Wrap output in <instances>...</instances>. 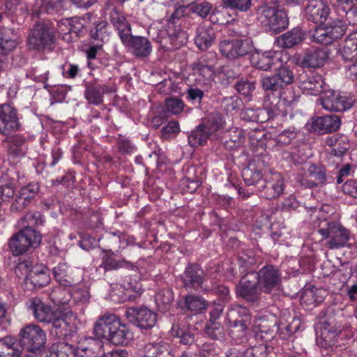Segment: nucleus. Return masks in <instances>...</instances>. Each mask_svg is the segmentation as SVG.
Instances as JSON below:
<instances>
[{"instance_id": "nucleus-42", "label": "nucleus", "mask_w": 357, "mask_h": 357, "mask_svg": "<svg viewBox=\"0 0 357 357\" xmlns=\"http://www.w3.org/2000/svg\"><path fill=\"white\" fill-rule=\"evenodd\" d=\"M180 305L189 311L201 312L206 309L208 303L202 296L191 294L184 296Z\"/></svg>"}, {"instance_id": "nucleus-28", "label": "nucleus", "mask_w": 357, "mask_h": 357, "mask_svg": "<svg viewBox=\"0 0 357 357\" xmlns=\"http://www.w3.org/2000/svg\"><path fill=\"white\" fill-rule=\"evenodd\" d=\"M133 335L129 328L121 322L120 319L116 322L115 329L109 336L108 342L114 345H127L132 340Z\"/></svg>"}, {"instance_id": "nucleus-29", "label": "nucleus", "mask_w": 357, "mask_h": 357, "mask_svg": "<svg viewBox=\"0 0 357 357\" xmlns=\"http://www.w3.org/2000/svg\"><path fill=\"white\" fill-rule=\"evenodd\" d=\"M325 144L332 148L331 155L341 157L349 149L348 137L342 134H335L326 139Z\"/></svg>"}, {"instance_id": "nucleus-43", "label": "nucleus", "mask_w": 357, "mask_h": 357, "mask_svg": "<svg viewBox=\"0 0 357 357\" xmlns=\"http://www.w3.org/2000/svg\"><path fill=\"white\" fill-rule=\"evenodd\" d=\"M172 334L174 337L179 339V342L185 346H192L195 342V334L192 328L181 327L178 324L172 325Z\"/></svg>"}, {"instance_id": "nucleus-37", "label": "nucleus", "mask_w": 357, "mask_h": 357, "mask_svg": "<svg viewBox=\"0 0 357 357\" xmlns=\"http://www.w3.org/2000/svg\"><path fill=\"white\" fill-rule=\"evenodd\" d=\"M245 135L243 130L238 128H232L227 131L224 146L229 150L236 149L245 142Z\"/></svg>"}, {"instance_id": "nucleus-36", "label": "nucleus", "mask_w": 357, "mask_h": 357, "mask_svg": "<svg viewBox=\"0 0 357 357\" xmlns=\"http://www.w3.org/2000/svg\"><path fill=\"white\" fill-rule=\"evenodd\" d=\"M215 38L214 31L211 28L200 26L197 28L195 43L202 50H207Z\"/></svg>"}, {"instance_id": "nucleus-9", "label": "nucleus", "mask_w": 357, "mask_h": 357, "mask_svg": "<svg viewBox=\"0 0 357 357\" xmlns=\"http://www.w3.org/2000/svg\"><path fill=\"white\" fill-rule=\"evenodd\" d=\"M77 315L72 310L60 312L56 315L51 323L52 334H54L59 339H66L72 335L76 330Z\"/></svg>"}, {"instance_id": "nucleus-20", "label": "nucleus", "mask_w": 357, "mask_h": 357, "mask_svg": "<svg viewBox=\"0 0 357 357\" xmlns=\"http://www.w3.org/2000/svg\"><path fill=\"white\" fill-rule=\"evenodd\" d=\"M119 319L114 314L105 313L100 316L93 326V334L96 339L107 341L112 331L115 329Z\"/></svg>"}, {"instance_id": "nucleus-4", "label": "nucleus", "mask_w": 357, "mask_h": 357, "mask_svg": "<svg viewBox=\"0 0 357 357\" xmlns=\"http://www.w3.org/2000/svg\"><path fill=\"white\" fill-rule=\"evenodd\" d=\"M18 341L24 350L32 354H41L46 344V333L40 326L28 324L20 328Z\"/></svg>"}, {"instance_id": "nucleus-10", "label": "nucleus", "mask_w": 357, "mask_h": 357, "mask_svg": "<svg viewBox=\"0 0 357 357\" xmlns=\"http://www.w3.org/2000/svg\"><path fill=\"white\" fill-rule=\"evenodd\" d=\"M321 324L320 335L317 338V344L326 349L340 345L339 340H342L344 335L342 331L336 326L334 318L330 317L324 319Z\"/></svg>"}, {"instance_id": "nucleus-12", "label": "nucleus", "mask_w": 357, "mask_h": 357, "mask_svg": "<svg viewBox=\"0 0 357 357\" xmlns=\"http://www.w3.org/2000/svg\"><path fill=\"white\" fill-rule=\"evenodd\" d=\"M255 273L259 288L266 294H271L282 282L280 271L273 265H266Z\"/></svg>"}, {"instance_id": "nucleus-63", "label": "nucleus", "mask_w": 357, "mask_h": 357, "mask_svg": "<svg viewBox=\"0 0 357 357\" xmlns=\"http://www.w3.org/2000/svg\"><path fill=\"white\" fill-rule=\"evenodd\" d=\"M117 148L123 155H130L137 149L135 145L128 138L121 135H119L117 139Z\"/></svg>"}, {"instance_id": "nucleus-32", "label": "nucleus", "mask_w": 357, "mask_h": 357, "mask_svg": "<svg viewBox=\"0 0 357 357\" xmlns=\"http://www.w3.org/2000/svg\"><path fill=\"white\" fill-rule=\"evenodd\" d=\"M169 351L170 346L167 342L160 341L148 343L141 350L139 357H167Z\"/></svg>"}, {"instance_id": "nucleus-55", "label": "nucleus", "mask_w": 357, "mask_h": 357, "mask_svg": "<svg viewBox=\"0 0 357 357\" xmlns=\"http://www.w3.org/2000/svg\"><path fill=\"white\" fill-rule=\"evenodd\" d=\"M105 22H99L91 30V38L97 41L105 43L109 40V31Z\"/></svg>"}, {"instance_id": "nucleus-8", "label": "nucleus", "mask_w": 357, "mask_h": 357, "mask_svg": "<svg viewBox=\"0 0 357 357\" xmlns=\"http://www.w3.org/2000/svg\"><path fill=\"white\" fill-rule=\"evenodd\" d=\"M322 107L330 112H344L351 108L355 102V98L346 93H336L333 90L323 92L319 99Z\"/></svg>"}, {"instance_id": "nucleus-57", "label": "nucleus", "mask_w": 357, "mask_h": 357, "mask_svg": "<svg viewBox=\"0 0 357 357\" xmlns=\"http://www.w3.org/2000/svg\"><path fill=\"white\" fill-rule=\"evenodd\" d=\"M298 132L294 127L284 130L275 137V141L278 145H289L297 137Z\"/></svg>"}, {"instance_id": "nucleus-62", "label": "nucleus", "mask_w": 357, "mask_h": 357, "mask_svg": "<svg viewBox=\"0 0 357 357\" xmlns=\"http://www.w3.org/2000/svg\"><path fill=\"white\" fill-rule=\"evenodd\" d=\"M185 105L184 102L176 97L169 98L165 100L167 111L174 115L181 114L183 111Z\"/></svg>"}, {"instance_id": "nucleus-31", "label": "nucleus", "mask_w": 357, "mask_h": 357, "mask_svg": "<svg viewBox=\"0 0 357 357\" xmlns=\"http://www.w3.org/2000/svg\"><path fill=\"white\" fill-rule=\"evenodd\" d=\"M328 57L326 51L317 49L306 53L302 60L301 66L304 68H320L324 65Z\"/></svg>"}, {"instance_id": "nucleus-11", "label": "nucleus", "mask_w": 357, "mask_h": 357, "mask_svg": "<svg viewBox=\"0 0 357 357\" xmlns=\"http://www.w3.org/2000/svg\"><path fill=\"white\" fill-rule=\"evenodd\" d=\"M253 49L246 39L223 40L219 44L221 54L229 60H235L249 54Z\"/></svg>"}, {"instance_id": "nucleus-21", "label": "nucleus", "mask_w": 357, "mask_h": 357, "mask_svg": "<svg viewBox=\"0 0 357 357\" xmlns=\"http://www.w3.org/2000/svg\"><path fill=\"white\" fill-rule=\"evenodd\" d=\"M84 86V98L89 103L95 105H99L103 102V95L105 93H112L116 91V86L114 85L86 82Z\"/></svg>"}, {"instance_id": "nucleus-27", "label": "nucleus", "mask_w": 357, "mask_h": 357, "mask_svg": "<svg viewBox=\"0 0 357 357\" xmlns=\"http://www.w3.org/2000/svg\"><path fill=\"white\" fill-rule=\"evenodd\" d=\"M119 290L122 289L123 294L121 296V301L131 300L143 293L141 283L137 280H133L130 276H126L123 282L117 284Z\"/></svg>"}, {"instance_id": "nucleus-2", "label": "nucleus", "mask_w": 357, "mask_h": 357, "mask_svg": "<svg viewBox=\"0 0 357 357\" xmlns=\"http://www.w3.org/2000/svg\"><path fill=\"white\" fill-rule=\"evenodd\" d=\"M318 233L321 236V241H325V246L329 250H339L349 247L352 238L351 232L339 221L324 220L319 223Z\"/></svg>"}, {"instance_id": "nucleus-59", "label": "nucleus", "mask_w": 357, "mask_h": 357, "mask_svg": "<svg viewBox=\"0 0 357 357\" xmlns=\"http://www.w3.org/2000/svg\"><path fill=\"white\" fill-rule=\"evenodd\" d=\"M328 33L333 37V41L340 38L347 31L348 26L345 22L337 20L330 26H326Z\"/></svg>"}, {"instance_id": "nucleus-58", "label": "nucleus", "mask_w": 357, "mask_h": 357, "mask_svg": "<svg viewBox=\"0 0 357 357\" xmlns=\"http://www.w3.org/2000/svg\"><path fill=\"white\" fill-rule=\"evenodd\" d=\"M224 7L238 12H247L252 6V0H222Z\"/></svg>"}, {"instance_id": "nucleus-50", "label": "nucleus", "mask_w": 357, "mask_h": 357, "mask_svg": "<svg viewBox=\"0 0 357 357\" xmlns=\"http://www.w3.org/2000/svg\"><path fill=\"white\" fill-rule=\"evenodd\" d=\"M249 324L236 321L229 324V335L236 344H240L247 341V331Z\"/></svg>"}, {"instance_id": "nucleus-39", "label": "nucleus", "mask_w": 357, "mask_h": 357, "mask_svg": "<svg viewBox=\"0 0 357 357\" xmlns=\"http://www.w3.org/2000/svg\"><path fill=\"white\" fill-rule=\"evenodd\" d=\"M57 32L62 36V39L68 42L71 40V33H77L82 27V25L77 26V20L76 19H62L56 22Z\"/></svg>"}, {"instance_id": "nucleus-51", "label": "nucleus", "mask_w": 357, "mask_h": 357, "mask_svg": "<svg viewBox=\"0 0 357 357\" xmlns=\"http://www.w3.org/2000/svg\"><path fill=\"white\" fill-rule=\"evenodd\" d=\"M77 350L70 344L59 342L51 347L50 357H76Z\"/></svg>"}, {"instance_id": "nucleus-17", "label": "nucleus", "mask_w": 357, "mask_h": 357, "mask_svg": "<svg viewBox=\"0 0 357 357\" xmlns=\"http://www.w3.org/2000/svg\"><path fill=\"white\" fill-rule=\"evenodd\" d=\"M340 123V117L332 114L312 118L308 126L311 132L322 135L335 131L339 128Z\"/></svg>"}, {"instance_id": "nucleus-53", "label": "nucleus", "mask_w": 357, "mask_h": 357, "mask_svg": "<svg viewBox=\"0 0 357 357\" xmlns=\"http://www.w3.org/2000/svg\"><path fill=\"white\" fill-rule=\"evenodd\" d=\"M312 40L321 45H328L333 42V37L328 33L326 26H317L310 32Z\"/></svg>"}, {"instance_id": "nucleus-16", "label": "nucleus", "mask_w": 357, "mask_h": 357, "mask_svg": "<svg viewBox=\"0 0 357 357\" xmlns=\"http://www.w3.org/2000/svg\"><path fill=\"white\" fill-rule=\"evenodd\" d=\"M20 126L16 109L8 104L0 105V134L9 135Z\"/></svg>"}, {"instance_id": "nucleus-56", "label": "nucleus", "mask_w": 357, "mask_h": 357, "mask_svg": "<svg viewBox=\"0 0 357 357\" xmlns=\"http://www.w3.org/2000/svg\"><path fill=\"white\" fill-rule=\"evenodd\" d=\"M206 335L211 339L222 340L224 339V328L217 321H208L205 327Z\"/></svg>"}, {"instance_id": "nucleus-18", "label": "nucleus", "mask_w": 357, "mask_h": 357, "mask_svg": "<svg viewBox=\"0 0 357 357\" xmlns=\"http://www.w3.org/2000/svg\"><path fill=\"white\" fill-rule=\"evenodd\" d=\"M266 102V108L264 109L253 110L252 109H246L243 113V118L245 119L246 116L249 118L250 121L265 122L280 117H284L287 114V111L284 109H276L275 107L270 105L268 102Z\"/></svg>"}, {"instance_id": "nucleus-47", "label": "nucleus", "mask_w": 357, "mask_h": 357, "mask_svg": "<svg viewBox=\"0 0 357 357\" xmlns=\"http://www.w3.org/2000/svg\"><path fill=\"white\" fill-rule=\"evenodd\" d=\"M174 301V294L169 288L160 289L155 296V301L159 309L162 312H167L171 307Z\"/></svg>"}, {"instance_id": "nucleus-40", "label": "nucleus", "mask_w": 357, "mask_h": 357, "mask_svg": "<svg viewBox=\"0 0 357 357\" xmlns=\"http://www.w3.org/2000/svg\"><path fill=\"white\" fill-rule=\"evenodd\" d=\"M297 98L291 89L283 87L274 98V100L271 101L270 105H273L277 110L281 109V106H292L297 101Z\"/></svg>"}, {"instance_id": "nucleus-15", "label": "nucleus", "mask_w": 357, "mask_h": 357, "mask_svg": "<svg viewBox=\"0 0 357 357\" xmlns=\"http://www.w3.org/2000/svg\"><path fill=\"white\" fill-rule=\"evenodd\" d=\"M298 86L307 95L317 96L328 88L321 75L315 73H302L298 77Z\"/></svg>"}, {"instance_id": "nucleus-48", "label": "nucleus", "mask_w": 357, "mask_h": 357, "mask_svg": "<svg viewBox=\"0 0 357 357\" xmlns=\"http://www.w3.org/2000/svg\"><path fill=\"white\" fill-rule=\"evenodd\" d=\"M15 344V339L10 336L0 338V357H21V351Z\"/></svg>"}, {"instance_id": "nucleus-3", "label": "nucleus", "mask_w": 357, "mask_h": 357, "mask_svg": "<svg viewBox=\"0 0 357 357\" xmlns=\"http://www.w3.org/2000/svg\"><path fill=\"white\" fill-rule=\"evenodd\" d=\"M257 13L259 23L270 31L280 33L288 26L287 13L284 10L280 9L277 3L272 0H266L259 6Z\"/></svg>"}, {"instance_id": "nucleus-30", "label": "nucleus", "mask_w": 357, "mask_h": 357, "mask_svg": "<svg viewBox=\"0 0 357 357\" xmlns=\"http://www.w3.org/2000/svg\"><path fill=\"white\" fill-rule=\"evenodd\" d=\"M50 280L47 268L43 264H35L28 275L26 284L30 283L33 288H40L47 284Z\"/></svg>"}, {"instance_id": "nucleus-24", "label": "nucleus", "mask_w": 357, "mask_h": 357, "mask_svg": "<svg viewBox=\"0 0 357 357\" xmlns=\"http://www.w3.org/2000/svg\"><path fill=\"white\" fill-rule=\"evenodd\" d=\"M182 280L185 288L197 289L204 281V273L201 266L196 264H190L185 268Z\"/></svg>"}, {"instance_id": "nucleus-22", "label": "nucleus", "mask_w": 357, "mask_h": 357, "mask_svg": "<svg viewBox=\"0 0 357 357\" xmlns=\"http://www.w3.org/2000/svg\"><path fill=\"white\" fill-rule=\"evenodd\" d=\"M130 49V52L139 58L149 56L152 52V45L148 38L143 36L130 35L126 41L122 42Z\"/></svg>"}, {"instance_id": "nucleus-7", "label": "nucleus", "mask_w": 357, "mask_h": 357, "mask_svg": "<svg viewBox=\"0 0 357 357\" xmlns=\"http://www.w3.org/2000/svg\"><path fill=\"white\" fill-rule=\"evenodd\" d=\"M256 277L255 271L247 272L241 277L236 287V294L238 298L252 304L259 301L262 291L259 288Z\"/></svg>"}, {"instance_id": "nucleus-44", "label": "nucleus", "mask_w": 357, "mask_h": 357, "mask_svg": "<svg viewBox=\"0 0 357 357\" xmlns=\"http://www.w3.org/2000/svg\"><path fill=\"white\" fill-rule=\"evenodd\" d=\"M52 273L56 281L63 287H70L75 282L70 275V268L65 262L53 268Z\"/></svg>"}, {"instance_id": "nucleus-5", "label": "nucleus", "mask_w": 357, "mask_h": 357, "mask_svg": "<svg viewBox=\"0 0 357 357\" xmlns=\"http://www.w3.org/2000/svg\"><path fill=\"white\" fill-rule=\"evenodd\" d=\"M40 241L41 236L37 231L29 227L22 228L9 238L8 246L12 255L16 257L37 248Z\"/></svg>"}, {"instance_id": "nucleus-13", "label": "nucleus", "mask_w": 357, "mask_h": 357, "mask_svg": "<svg viewBox=\"0 0 357 357\" xmlns=\"http://www.w3.org/2000/svg\"><path fill=\"white\" fill-rule=\"evenodd\" d=\"M125 316L130 322L136 324L141 329H150L157 321L156 314L145 307H129L126 310Z\"/></svg>"}, {"instance_id": "nucleus-34", "label": "nucleus", "mask_w": 357, "mask_h": 357, "mask_svg": "<svg viewBox=\"0 0 357 357\" xmlns=\"http://www.w3.org/2000/svg\"><path fill=\"white\" fill-rule=\"evenodd\" d=\"M49 296L52 302L58 307L56 310L59 312L71 310L69 307L71 296L66 289L56 287L50 292Z\"/></svg>"}, {"instance_id": "nucleus-14", "label": "nucleus", "mask_w": 357, "mask_h": 357, "mask_svg": "<svg viewBox=\"0 0 357 357\" xmlns=\"http://www.w3.org/2000/svg\"><path fill=\"white\" fill-rule=\"evenodd\" d=\"M261 196L268 199H275L282 195L284 190V182L282 176L278 172L271 173L266 176L262 183L257 186Z\"/></svg>"}, {"instance_id": "nucleus-61", "label": "nucleus", "mask_w": 357, "mask_h": 357, "mask_svg": "<svg viewBox=\"0 0 357 357\" xmlns=\"http://www.w3.org/2000/svg\"><path fill=\"white\" fill-rule=\"evenodd\" d=\"M254 347H231L225 353V357H256Z\"/></svg>"}, {"instance_id": "nucleus-1", "label": "nucleus", "mask_w": 357, "mask_h": 357, "mask_svg": "<svg viewBox=\"0 0 357 357\" xmlns=\"http://www.w3.org/2000/svg\"><path fill=\"white\" fill-rule=\"evenodd\" d=\"M191 9L187 6H180L176 8L168 21L166 29L160 30L158 36L154 38L155 41L162 45H165L169 42L173 48H179L184 45L188 38L187 32L181 27V24H177L178 20L187 16Z\"/></svg>"}, {"instance_id": "nucleus-33", "label": "nucleus", "mask_w": 357, "mask_h": 357, "mask_svg": "<svg viewBox=\"0 0 357 357\" xmlns=\"http://www.w3.org/2000/svg\"><path fill=\"white\" fill-rule=\"evenodd\" d=\"M338 15L346 17L349 22L351 15L357 17V0H330Z\"/></svg>"}, {"instance_id": "nucleus-23", "label": "nucleus", "mask_w": 357, "mask_h": 357, "mask_svg": "<svg viewBox=\"0 0 357 357\" xmlns=\"http://www.w3.org/2000/svg\"><path fill=\"white\" fill-rule=\"evenodd\" d=\"M29 308L35 319L43 323H51L59 312L56 310L53 311L49 305L38 298H33L30 300Z\"/></svg>"}, {"instance_id": "nucleus-54", "label": "nucleus", "mask_w": 357, "mask_h": 357, "mask_svg": "<svg viewBox=\"0 0 357 357\" xmlns=\"http://www.w3.org/2000/svg\"><path fill=\"white\" fill-rule=\"evenodd\" d=\"M43 218L38 211L28 212L19 221V224L22 228L29 227L33 229L36 225H42L43 223Z\"/></svg>"}, {"instance_id": "nucleus-38", "label": "nucleus", "mask_w": 357, "mask_h": 357, "mask_svg": "<svg viewBox=\"0 0 357 357\" xmlns=\"http://www.w3.org/2000/svg\"><path fill=\"white\" fill-rule=\"evenodd\" d=\"M229 323L233 321L241 324H250V313L249 310L241 305L234 304L231 305L227 313Z\"/></svg>"}, {"instance_id": "nucleus-46", "label": "nucleus", "mask_w": 357, "mask_h": 357, "mask_svg": "<svg viewBox=\"0 0 357 357\" xmlns=\"http://www.w3.org/2000/svg\"><path fill=\"white\" fill-rule=\"evenodd\" d=\"M192 70L195 75L211 79L214 75L213 63L206 57L202 56L192 64Z\"/></svg>"}, {"instance_id": "nucleus-26", "label": "nucleus", "mask_w": 357, "mask_h": 357, "mask_svg": "<svg viewBox=\"0 0 357 357\" xmlns=\"http://www.w3.org/2000/svg\"><path fill=\"white\" fill-rule=\"evenodd\" d=\"M110 22L121 38V42L127 40L128 37L132 34L131 26L126 20L124 15L116 8H113L110 12Z\"/></svg>"}, {"instance_id": "nucleus-41", "label": "nucleus", "mask_w": 357, "mask_h": 357, "mask_svg": "<svg viewBox=\"0 0 357 357\" xmlns=\"http://www.w3.org/2000/svg\"><path fill=\"white\" fill-rule=\"evenodd\" d=\"M8 154L14 158H21L26 153V139L21 135H14L7 139Z\"/></svg>"}, {"instance_id": "nucleus-49", "label": "nucleus", "mask_w": 357, "mask_h": 357, "mask_svg": "<svg viewBox=\"0 0 357 357\" xmlns=\"http://www.w3.org/2000/svg\"><path fill=\"white\" fill-rule=\"evenodd\" d=\"M212 137L211 131L204 124L199 125L188 136L189 143L192 146H197L203 144Z\"/></svg>"}, {"instance_id": "nucleus-35", "label": "nucleus", "mask_w": 357, "mask_h": 357, "mask_svg": "<svg viewBox=\"0 0 357 357\" xmlns=\"http://www.w3.org/2000/svg\"><path fill=\"white\" fill-rule=\"evenodd\" d=\"M303 38L304 32L301 29L296 27L280 36L278 39V43L282 47L291 48L301 43Z\"/></svg>"}, {"instance_id": "nucleus-52", "label": "nucleus", "mask_w": 357, "mask_h": 357, "mask_svg": "<svg viewBox=\"0 0 357 357\" xmlns=\"http://www.w3.org/2000/svg\"><path fill=\"white\" fill-rule=\"evenodd\" d=\"M242 177L248 185H259L262 174L260 170L255 168L254 165H250L242 170Z\"/></svg>"}, {"instance_id": "nucleus-19", "label": "nucleus", "mask_w": 357, "mask_h": 357, "mask_svg": "<svg viewBox=\"0 0 357 357\" xmlns=\"http://www.w3.org/2000/svg\"><path fill=\"white\" fill-rule=\"evenodd\" d=\"M330 8L324 0H308L305 8L307 20L316 24H322L328 18Z\"/></svg>"}, {"instance_id": "nucleus-6", "label": "nucleus", "mask_w": 357, "mask_h": 357, "mask_svg": "<svg viewBox=\"0 0 357 357\" xmlns=\"http://www.w3.org/2000/svg\"><path fill=\"white\" fill-rule=\"evenodd\" d=\"M55 41V28L53 22L37 23L28 38V43L33 50L50 49Z\"/></svg>"}, {"instance_id": "nucleus-25", "label": "nucleus", "mask_w": 357, "mask_h": 357, "mask_svg": "<svg viewBox=\"0 0 357 357\" xmlns=\"http://www.w3.org/2000/svg\"><path fill=\"white\" fill-rule=\"evenodd\" d=\"M103 344L101 340L93 337L82 340L77 348L79 357H102Z\"/></svg>"}, {"instance_id": "nucleus-45", "label": "nucleus", "mask_w": 357, "mask_h": 357, "mask_svg": "<svg viewBox=\"0 0 357 357\" xmlns=\"http://www.w3.org/2000/svg\"><path fill=\"white\" fill-rule=\"evenodd\" d=\"M261 85L264 90L266 92L265 102H270L272 101L271 100V96L275 98L278 93L283 88V86L275 75L262 78Z\"/></svg>"}, {"instance_id": "nucleus-60", "label": "nucleus", "mask_w": 357, "mask_h": 357, "mask_svg": "<svg viewBox=\"0 0 357 357\" xmlns=\"http://www.w3.org/2000/svg\"><path fill=\"white\" fill-rule=\"evenodd\" d=\"M225 122L223 117L219 114H213L207 123H204L206 128L211 131V135L216 136L215 132L225 128Z\"/></svg>"}, {"instance_id": "nucleus-64", "label": "nucleus", "mask_w": 357, "mask_h": 357, "mask_svg": "<svg viewBox=\"0 0 357 357\" xmlns=\"http://www.w3.org/2000/svg\"><path fill=\"white\" fill-rule=\"evenodd\" d=\"M275 75L278 78L282 86L290 84L294 81V73L284 65L277 70Z\"/></svg>"}]
</instances>
